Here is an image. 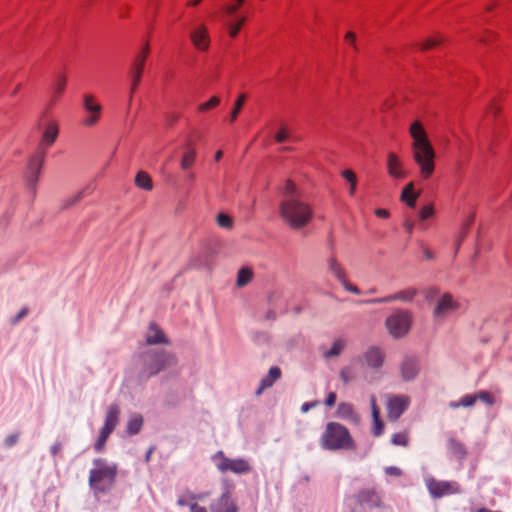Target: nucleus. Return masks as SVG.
<instances>
[{
	"mask_svg": "<svg viewBox=\"0 0 512 512\" xmlns=\"http://www.w3.org/2000/svg\"><path fill=\"white\" fill-rule=\"evenodd\" d=\"M444 41V38L442 36L432 37L427 39L422 45L421 50H428L432 47H435L439 44H441Z\"/></svg>",
	"mask_w": 512,
	"mask_h": 512,
	"instance_id": "a18cd8bd",
	"label": "nucleus"
},
{
	"mask_svg": "<svg viewBox=\"0 0 512 512\" xmlns=\"http://www.w3.org/2000/svg\"><path fill=\"white\" fill-rule=\"evenodd\" d=\"M385 472L386 474L388 475H391V476H401L402 475V471L400 468L396 467V466H389L385 469Z\"/></svg>",
	"mask_w": 512,
	"mask_h": 512,
	"instance_id": "052dcab7",
	"label": "nucleus"
},
{
	"mask_svg": "<svg viewBox=\"0 0 512 512\" xmlns=\"http://www.w3.org/2000/svg\"><path fill=\"white\" fill-rule=\"evenodd\" d=\"M110 436L109 433L103 431V430H100V433H99V437L94 445V449L96 452H102L104 447H105V443L108 439V437Z\"/></svg>",
	"mask_w": 512,
	"mask_h": 512,
	"instance_id": "c03bdc74",
	"label": "nucleus"
},
{
	"mask_svg": "<svg viewBox=\"0 0 512 512\" xmlns=\"http://www.w3.org/2000/svg\"><path fill=\"white\" fill-rule=\"evenodd\" d=\"M149 53H150L149 42L146 41L144 43L141 51L136 53L130 70L143 73L145 62H146V59H147Z\"/></svg>",
	"mask_w": 512,
	"mask_h": 512,
	"instance_id": "5701e85b",
	"label": "nucleus"
},
{
	"mask_svg": "<svg viewBox=\"0 0 512 512\" xmlns=\"http://www.w3.org/2000/svg\"><path fill=\"white\" fill-rule=\"evenodd\" d=\"M475 396L477 397V400L484 402L488 406H492L495 402L492 395L485 390H481V391L477 392L475 394Z\"/></svg>",
	"mask_w": 512,
	"mask_h": 512,
	"instance_id": "49530a36",
	"label": "nucleus"
},
{
	"mask_svg": "<svg viewBox=\"0 0 512 512\" xmlns=\"http://www.w3.org/2000/svg\"><path fill=\"white\" fill-rule=\"evenodd\" d=\"M28 314V308L23 307L18 314L12 319L11 323L16 324Z\"/></svg>",
	"mask_w": 512,
	"mask_h": 512,
	"instance_id": "4d7b16f0",
	"label": "nucleus"
},
{
	"mask_svg": "<svg viewBox=\"0 0 512 512\" xmlns=\"http://www.w3.org/2000/svg\"><path fill=\"white\" fill-rule=\"evenodd\" d=\"M387 173L389 174V176L396 179H401L406 176V172L403 169V164L401 160L393 152H390L387 155Z\"/></svg>",
	"mask_w": 512,
	"mask_h": 512,
	"instance_id": "6ab92c4d",
	"label": "nucleus"
},
{
	"mask_svg": "<svg viewBox=\"0 0 512 512\" xmlns=\"http://www.w3.org/2000/svg\"><path fill=\"white\" fill-rule=\"evenodd\" d=\"M253 277V271L248 267H243L238 271L236 285L238 287L246 286Z\"/></svg>",
	"mask_w": 512,
	"mask_h": 512,
	"instance_id": "473e14b6",
	"label": "nucleus"
},
{
	"mask_svg": "<svg viewBox=\"0 0 512 512\" xmlns=\"http://www.w3.org/2000/svg\"><path fill=\"white\" fill-rule=\"evenodd\" d=\"M220 104V98L218 96L211 97L207 102L201 103L198 106L200 112H206L210 109L217 107Z\"/></svg>",
	"mask_w": 512,
	"mask_h": 512,
	"instance_id": "a19ab883",
	"label": "nucleus"
},
{
	"mask_svg": "<svg viewBox=\"0 0 512 512\" xmlns=\"http://www.w3.org/2000/svg\"><path fill=\"white\" fill-rule=\"evenodd\" d=\"M58 135V123L55 120H49L44 126L39 149H41V151H45V148L52 146L57 140Z\"/></svg>",
	"mask_w": 512,
	"mask_h": 512,
	"instance_id": "dca6fc26",
	"label": "nucleus"
},
{
	"mask_svg": "<svg viewBox=\"0 0 512 512\" xmlns=\"http://www.w3.org/2000/svg\"><path fill=\"white\" fill-rule=\"evenodd\" d=\"M323 449L336 450H354L355 442L349 430L337 422H329L320 439Z\"/></svg>",
	"mask_w": 512,
	"mask_h": 512,
	"instance_id": "7ed1b4c3",
	"label": "nucleus"
},
{
	"mask_svg": "<svg viewBox=\"0 0 512 512\" xmlns=\"http://www.w3.org/2000/svg\"><path fill=\"white\" fill-rule=\"evenodd\" d=\"M474 221V215H471L470 216V219L467 220V222L463 225V228H462V234L457 242V248L460 246V244L462 243L463 239L465 238L466 234H467V230L469 229L470 225L472 224V222Z\"/></svg>",
	"mask_w": 512,
	"mask_h": 512,
	"instance_id": "603ef678",
	"label": "nucleus"
},
{
	"mask_svg": "<svg viewBox=\"0 0 512 512\" xmlns=\"http://www.w3.org/2000/svg\"><path fill=\"white\" fill-rule=\"evenodd\" d=\"M246 21L245 17H240L236 23H229L228 24V32L230 37L235 38L237 34L239 33L242 25Z\"/></svg>",
	"mask_w": 512,
	"mask_h": 512,
	"instance_id": "37998d69",
	"label": "nucleus"
},
{
	"mask_svg": "<svg viewBox=\"0 0 512 512\" xmlns=\"http://www.w3.org/2000/svg\"><path fill=\"white\" fill-rule=\"evenodd\" d=\"M329 271L341 283L346 279V272L342 265L334 258L330 257L327 261Z\"/></svg>",
	"mask_w": 512,
	"mask_h": 512,
	"instance_id": "cd10ccee",
	"label": "nucleus"
},
{
	"mask_svg": "<svg viewBox=\"0 0 512 512\" xmlns=\"http://www.w3.org/2000/svg\"><path fill=\"white\" fill-rule=\"evenodd\" d=\"M190 40L199 51H206L210 46L208 28L205 24H198L190 32Z\"/></svg>",
	"mask_w": 512,
	"mask_h": 512,
	"instance_id": "4468645a",
	"label": "nucleus"
},
{
	"mask_svg": "<svg viewBox=\"0 0 512 512\" xmlns=\"http://www.w3.org/2000/svg\"><path fill=\"white\" fill-rule=\"evenodd\" d=\"M234 486L225 483L222 494L210 504L211 512H238V507L233 499Z\"/></svg>",
	"mask_w": 512,
	"mask_h": 512,
	"instance_id": "1a4fd4ad",
	"label": "nucleus"
},
{
	"mask_svg": "<svg viewBox=\"0 0 512 512\" xmlns=\"http://www.w3.org/2000/svg\"><path fill=\"white\" fill-rule=\"evenodd\" d=\"M190 512H208V510L197 503H190Z\"/></svg>",
	"mask_w": 512,
	"mask_h": 512,
	"instance_id": "0e129e2a",
	"label": "nucleus"
},
{
	"mask_svg": "<svg viewBox=\"0 0 512 512\" xmlns=\"http://www.w3.org/2000/svg\"><path fill=\"white\" fill-rule=\"evenodd\" d=\"M312 206L300 197L285 198L279 204V215L291 230L304 229L313 219Z\"/></svg>",
	"mask_w": 512,
	"mask_h": 512,
	"instance_id": "f03ea898",
	"label": "nucleus"
},
{
	"mask_svg": "<svg viewBox=\"0 0 512 512\" xmlns=\"http://www.w3.org/2000/svg\"><path fill=\"white\" fill-rule=\"evenodd\" d=\"M67 84V78L64 74H58L54 78L51 89H52V97L51 101L56 102L63 94L65 87Z\"/></svg>",
	"mask_w": 512,
	"mask_h": 512,
	"instance_id": "393cba45",
	"label": "nucleus"
},
{
	"mask_svg": "<svg viewBox=\"0 0 512 512\" xmlns=\"http://www.w3.org/2000/svg\"><path fill=\"white\" fill-rule=\"evenodd\" d=\"M426 486L433 498H441L446 495L459 494L460 485L455 481H439L433 477L426 479Z\"/></svg>",
	"mask_w": 512,
	"mask_h": 512,
	"instance_id": "9d476101",
	"label": "nucleus"
},
{
	"mask_svg": "<svg viewBox=\"0 0 512 512\" xmlns=\"http://www.w3.org/2000/svg\"><path fill=\"white\" fill-rule=\"evenodd\" d=\"M337 413L344 419H354L356 417L353 405L347 402L339 403Z\"/></svg>",
	"mask_w": 512,
	"mask_h": 512,
	"instance_id": "72a5a7b5",
	"label": "nucleus"
},
{
	"mask_svg": "<svg viewBox=\"0 0 512 512\" xmlns=\"http://www.w3.org/2000/svg\"><path fill=\"white\" fill-rule=\"evenodd\" d=\"M412 315L408 310L397 309L385 321L389 334L394 338L404 337L410 330Z\"/></svg>",
	"mask_w": 512,
	"mask_h": 512,
	"instance_id": "423d86ee",
	"label": "nucleus"
},
{
	"mask_svg": "<svg viewBox=\"0 0 512 512\" xmlns=\"http://www.w3.org/2000/svg\"><path fill=\"white\" fill-rule=\"evenodd\" d=\"M345 347V341L342 339H337L333 342L330 350L324 353L325 358L337 357L341 354L342 350Z\"/></svg>",
	"mask_w": 512,
	"mask_h": 512,
	"instance_id": "f704fd0d",
	"label": "nucleus"
},
{
	"mask_svg": "<svg viewBox=\"0 0 512 512\" xmlns=\"http://www.w3.org/2000/svg\"><path fill=\"white\" fill-rule=\"evenodd\" d=\"M283 194H284L285 198L300 197V192H299L298 187L291 180L286 181L284 189H283Z\"/></svg>",
	"mask_w": 512,
	"mask_h": 512,
	"instance_id": "e433bc0d",
	"label": "nucleus"
},
{
	"mask_svg": "<svg viewBox=\"0 0 512 512\" xmlns=\"http://www.w3.org/2000/svg\"><path fill=\"white\" fill-rule=\"evenodd\" d=\"M18 437H19V435L17 433L7 436V438L5 439V445L7 447L14 446L18 441Z\"/></svg>",
	"mask_w": 512,
	"mask_h": 512,
	"instance_id": "13d9d810",
	"label": "nucleus"
},
{
	"mask_svg": "<svg viewBox=\"0 0 512 512\" xmlns=\"http://www.w3.org/2000/svg\"><path fill=\"white\" fill-rule=\"evenodd\" d=\"M345 40L352 45V47H353V49L355 51H357V46H356V43H355L356 35H355L354 32H351V31L347 32L346 35H345Z\"/></svg>",
	"mask_w": 512,
	"mask_h": 512,
	"instance_id": "bf43d9fd",
	"label": "nucleus"
},
{
	"mask_svg": "<svg viewBox=\"0 0 512 512\" xmlns=\"http://www.w3.org/2000/svg\"><path fill=\"white\" fill-rule=\"evenodd\" d=\"M409 133L413 139V159L420 169L421 176L424 179H428L435 169V151L428 139L426 131L419 121H414L411 124Z\"/></svg>",
	"mask_w": 512,
	"mask_h": 512,
	"instance_id": "f257e3e1",
	"label": "nucleus"
},
{
	"mask_svg": "<svg viewBox=\"0 0 512 512\" xmlns=\"http://www.w3.org/2000/svg\"><path fill=\"white\" fill-rule=\"evenodd\" d=\"M342 176L350 183L356 181V175L352 170H344Z\"/></svg>",
	"mask_w": 512,
	"mask_h": 512,
	"instance_id": "680f3d73",
	"label": "nucleus"
},
{
	"mask_svg": "<svg viewBox=\"0 0 512 512\" xmlns=\"http://www.w3.org/2000/svg\"><path fill=\"white\" fill-rule=\"evenodd\" d=\"M62 450V443L60 441H57L55 442L51 448H50V452L53 456H56L60 453V451Z\"/></svg>",
	"mask_w": 512,
	"mask_h": 512,
	"instance_id": "e2e57ef3",
	"label": "nucleus"
},
{
	"mask_svg": "<svg viewBox=\"0 0 512 512\" xmlns=\"http://www.w3.org/2000/svg\"><path fill=\"white\" fill-rule=\"evenodd\" d=\"M340 378L345 384H348L349 382L356 379L354 364L342 368L340 371Z\"/></svg>",
	"mask_w": 512,
	"mask_h": 512,
	"instance_id": "c9c22d12",
	"label": "nucleus"
},
{
	"mask_svg": "<svg viewBox=\"0 0 512 512\" xmlns=\"http://www.w3.org/2000/svg\"><path fill=\"white\" fill-rule=\"evenodd\" d=\"M95 468L90 470L89 485L94 494L107 493L114 485L117 475V466L109 465L105 459L97 458L93 461Z\"/></svg>",
	"mask_w": 512,
	"mask_h": 512,
	"instance_id": "20e7f679",
	"label": "nucleus"
},
{
	"mask_svg": "<svg viewBox=\"0 0 512 512\" xmlns=\"http://www.w3.org/2000/svg\"><path fill=\"white\" fill-rule=\"evenodd\" d=\"M341 284L346 291L356 295L360 294V290L355 285L350 284L347 278L344 281H342Z\"/></svg>",
	"mask_w": 512,
	"mask_h": 512,
	"instance_id": "5fc2aeb1",
	"label": "nucleus"
},
{
	"mask_svg": "<svg viewBox=\"0 0 512 512\" xmlns=\"http://www.w3.org/2000/svg\"><path fill=\"white\" fill-rule=\"evenodd\" d=\"M130 75H131V87H130L129 100L131 101L134 92L136 91V89L138 88V86L141 82L142 73L138 72V71L130 70Z\"/></svg>",
	"mask_w": 512,
	"mask_h": 512,
	"instance_id": "58836bf2",
	"label": "nucleus"
},
{
	"mask_svg": "<svg viewBox=\"0 0 512 512\" xmlns=\"http://www.w3.org/2000/svg\"><path fill=\"white\" fill-rule=\"evenodd\" d=\"M135 184L137 187L150 191L153 188L152 179L146 172H138L135 177Z\"/></svg>",
	"mask_w": 512,
	"mask_h": 512,
	"instance_id": "7c9ffc66",
	"label": "nucleus"
},
{
	"mask_svg": "<svg viewBox=\"0 0 512 512\" xmlns=\"http://www.w3.org/2000/svg\"><path fill=\"white\" fill-rule=\"evenodd\" d=\"M418 294V290L413 287L406 288L393 294L394 301L410 303Z\"/></svg>",
	"mask_w": 512,
	"mask_h": 512,
	"instance_id": "c85d7f7f",
	"label": "nucleus"
},
{
	"mask_svg": "<svg viewBox=\"0 0 512 512\" xmlns=\"http://www.w3.org/2000/svg\"><path fill=\"white\" fill-rule=\"evenodd\" d=\"M409 399L406 396H392L388 398L387 415L390 420L396 421L406 410Z\"/></svg>",
	"mask_w": 512,
	"mask_h": 512,
	"instance_id": "2eb2a0df",
	"label": "nucleus"
},
{
	"mask_svg": "<svg viewBox=\"0 0 512 512\" xmlns=\"http://www.w3.org/2000/svg\"><path fill=\"white\" fill-rule=\"evenodd\" d=\"M91 193H92L91 186L90 185L86 186L85 188H83L82 190L77 192L75 195L65 199L62 202V206H61L62 209H68V208L74 206L79 201H81L84 197L90 195Z\"/></svg>",
	"mask_w": 512,
	"mask_h": 512,
	"instance_id": "bb28decb",
	"label": "nucleus"
},
{
	"mask_svg": "<svg viewBox=\"0 0 512 512\" xmlns=\"http://www.w3.org/2000/svg\"><path fill=\"white\" fill-rule=\"evenodd\" d=\"M281 377V369L277 366H273L269 369L268 374L263 377L260 381V385L256 390V396H260L262 392L270 387Z\"/></svg>",
	"mask_w": 512,
	"mask_h": 512,
	"instance_id": "412c9836",
	"label": "nucleus"
},
{
	"mask_svg": "<svg viewBox=\"0 0 512 512\" xmlns=\"http://www.w3.org/2000/svg\"><path fill=\"white\" fill-rule=\"evenodd\" d=\"M336 393L335 392H330L325 400V404L329 407H332L335 402H336Z\"/></svg>",
	"mask_w": 512,
	"mask_h": 512,
	"instance_id": "69168bd1",
	"label": "nucleus"
},
{
	"mask_svg": "<svg viewBox=\"0 0 512 512\" xmlns=\"http://www.w3.org/2000/svg\"><path fill=\"white\" fill-rule=\"evenodd\" d=\"M434 214V209L432 206L428 205V206H424L421 210H420V219L421 220H426L428 219L429 217H431L432 215Z\"/></svg>",
	"mask_w": 512,
	"mask_h": 512,
	"instance_id": "864d4df0",
	"label": "nucleus"
},
{
	"mask_svg": "<svg viewBox=\"0 0 512 512\" xmlns=\"http://www.w3.org/2000/svg\"><path fill=\"white\" fill-rule=\"evenodd\" d=\"M419 193L414 192V183H408L402 190L401 201L405 202L409 207L414 208Z\"/></svg>",
	"mask_w": 512,
	"mask_h": 512,
	"instance_id": "a878e982",
	"label": "nucleus"
},
{
	"mask_svg": "<svg viewBox=\"0 0 512 512\" xmlns=\"http://www.w3.org/2000/svg\"><path fill=\"white\" fill-rule=\"evenodd\" d=\"M391 302H394L393 294L385 296V297L375 298V299H370V300L365 301V303H367V304H384V303H391Z\"/></svg>",
	"mask_w": 512,
	"mask_h": 512,
	"instance_id": "3c124183",
	"label": "nucleus"
},
{
	"mask_svg": "<svg viewBox=\"0 0 512 512\" xmlns=\"http://www.w3.org/2000/svg\"><path fill=\"white\" fill-rule=\"evenodd\" d=\"M216 220H217L218 226L221 227V228L231 229L232 226H233L232 218L229 215L225 214V213L218 214Z\"/></svg>",
	"mask_w": 512,
	"mask_h": 512,
	"instance_id": "79ce46f5",
	"label": "nucleus"
},
{
	"mask_svg": "<svg viewBox=\"0 0 512 512\" xmlns=\"http://www.w3.org/2000/svg\"><path fill=\"white\" fill-rule=\"evenodd\" d=\"M83 107L88 113V116L84 119L83 124L86 127H93L100 119L102 106L95 101L94 95L85 94L83 96Z\"/></svg>",
	"mask_w": 512,
	"mask_h": 512,
	"instance_id": "f8f14e48",
	"label": "nucleus"
},
{
	"mask_svg": "<svg viewBox=\"0 0 512 512\" xmlns=\"http://www.w3.org/2000/svg\"><path fill=\"white\" fill-rule=\"evenodd\" d=\"M195 157H196L195 149L190 144H188L187 151L183 154L182 159H181V168L183 170L189 169L194 164Z\"/></svg>",
	"mask_w": 512,
	"mask_h": 512,
	"instance_id": "2f4dec72",
	"label": "nucleus"
},
{
	"mask_svg": "<svg viewBox=\"0 0 512 512\" xmlns=\"http://www.w3.org/2000/svg\"><path fill=\"white\" fill-rule=\"evenodd\" d=\"M245 100H246V95L240 94L239 97L237 98V100L235 101L234 108L230 114L231 122H234L237 119V117L245 103Z\"/></svg>",
	"mask_w": 512,
	"mask_h": 512,
	"instance_id": "4c0bfd02",
	"label": "nucleus"
},
{
	"mask_svg": "<svg viewBox=\"0 0 512 512\" xmlns=\"http://www.w3.org/2000/svg\"><path fill=\"white\" fill-rule=\"evenodd\" d=\"M375 215L377 217H380V218H388L389 217V211L386 210V209L379 208V209L375 210Z\"/></svg>",
	"mask_w": 512,
	"mask_h": 512,
	"instance_id": "774afa93",
	"label": "nucleus"
},
{
	"mask_svg": "<svg viewBox=\"0 0 512 512\" xmlns=\"http://www.w3.org/2000/svg\"><path fill=\"white\" fill-rule=\"evenodd\" d=\"M419 373L418 359L413 356L406 357L401 364V375L405 381H411Z\"/></svg>",
	"mask_w": 512,
	"mask_h": 512,
	"instance_id": "a211bd4d",
	"label": "nucleus"
},
{
	"mask_svg": "<svg viewBox=\"0 0 512 512\" xmlns=\"http://www.w3.org/2000/svg\"><path fill=\"white\" fill-rule=\"evenodd\" d=\"M356 501L363 511H371L382 506V498L375 488H364L356 495Z\"/></svg>",
	"mask_w": 512,
	"mask_h": 512,
	"instance_id": "9b49d317",
	"label": "nucleus"
},
{
	"mask_svg": "<svg viewBox=\"0 0 512 512\" xmlns=\"http://www.w3.org/2000/svg\"><path fill=\"white\" fill-rule=\"evenodd\" d=\"M460 303L451 294H444L437 302L433 315L435 318L443 319L460 309Z\"/></svg>",
	"mask_w": 512,
	"mask_h": 512,
	"instance_id": "ddd939ff",
	"label": "nucleus"
},
{
	"mask_svg": "<svg viewBox=\"0 0 512 512\" xmlns=\"http://www.w3.org/2000/svg\"><path fill=\"white\" fill-rule=\"evenodd\" d=\"M370 368L378 369L383 365L384 354L379 348H369L358 361H362Z\"/></svg>",
	"mask_w": 512,
	"mask_h": 512,
	"instance_id": "f3484780",
	"label": "nucleus"
},
{
	"mask_svg": "<svg viewBox=\"0 0 512 512\" xmlns=\"http://www.w3.org/2000/svg\"><path fill=\"white\" fill-rule=\"evenodd\" d=\"M408 441H409V437H408L407 432L395 433L391 439V442L393 445L404 446V447L408 445Z\"/></svg>",
	"mask_w": 512,
	"mask_h": 512,
	"instance_id": "ea45409f",
	"label": "nucleus"
},
{
	"mask_svg": "<svg viewBox=\"0 0 512 512\" xmlns=\"http://www.w3.org/2000/svg\"><path fill=\"white\" fill-rule=\"evenodd\" d=\"M120 408L117 404H111L106 412L104 425L101 430L111 434L119 422Z\"/></svg>",
	"mask_w": 512,
	"mask_h": 512,
	"instance_id": "aec40b11",
	"label": "nucleus"
},
{
	"mask_svg": "<svg viewBox=\"0 0 512 512\" xmlns=\"http://www.w3.org/2000/svg\"><path fill=\"white\" fill-rule=\"evenodd\" d=\"M146 343L148 345L168 344V339L157 324L151 323L146 336Z\"/></svg>",
	"mask_w": 512,
	"mask_h": 512,
	"instance_id": "4be33fe9",
	"label": "nucleus"
},
{
	"mask_svg": "<svg viewBox=\"0 0 512 512\" xmlns=\"http://www.w3.org/2000/svg\"><path fill=\"white\" fill-rule=\"evenodd\" d=\"M290 133L288 128L283 125L275 135V141L277 143H283L289 139Z\"/></svg>",
	"mask_w": 512,
	"mask_h": 512,
	"instance_id": "09e8293b",
	"label": "nucleus"
},
{
	"mask_svg": "<svg viewBox=\"0 0 512 512\" xmlns=\"http://www.w3.org/2000/svg\"><path fill=\"white\" fill-rule=\"evenodd\" d=\"M317 405V402L314 401V402H305L302 404L301 406V412L303 413H306L308 412L311 408L315 407Z\"/></svg>",
	"mask_w": 512,
	"mask_h": 512,
	"instance_id": "338daca9",
	"label": "nucleus"
},
{
	"mask_svg": "<svg viewBox=\"0 0 512 512\" xmlns=\"http://www.w3.org/2000/svg\"><path fill=\"white\" fill-rule=\"evenodd\" d=\"M142 425L143 417L139 414H134L128 420L126 431L130 435H135L140 432Z\"/></svg>",
	"mask_w": 512,
	"mask_h": 512,
	"instance_id": "c756f323",
	"label": "nucleus"
},
{
	"mask_svg": "<svg viewBox=\"0 0 512 512\" xmlns=\"http://www.w3.org/2000/svg\"><path fill=\"white\" fill-rule=\"evenodd\" d=\"M236 2L237 4L227 5L224 7L226 14L233 15L237 11L238 7L243 4L244 0H236Z\"/></svg>",
	"mask_w": 512,
	"mask_h": 512,
	"instance_id": "6e6d98bb",
	"label": "nucleus"
},
{
	"mask_svg": "<svg viewBox=\"0 0 512 512\" xmlns=\"http://www.w3.org/2000/svg\"><path fill=\"white\" fill-rule=\"evenodd\" d=\"M45 151H39L30 157L24 174L25 182L33 194L36 192L39 176L44 164Z\"/></svg>",
	"mask_w": 512,
	"mask_h": 512,
	"instance_id": "6e6552de",
	"label": "nucleus"
},
{
	"mask_svg": "<svg viewBox=\"0 0 512 512\" xmlns=\"http://www.w3.org/2000/svg\"><path fill=\"white\" fill-rule=\"evenodd\" d=\"M141 359L143 361V367L139 372L141 380H147L176 364L175 356L166 351L149 350L141 355Z\"/></svg>",
	"mask_w": 512,
	"mask_h": 512,
	"instance_id": "39448f33",
	"label": "nucleus"
},
{
	"mask_svg": "<svg viewBox=\"0 0 512 512\" xmlns=\"http://www.w3.org/2000/svg\"><path fill=\"white\" fill-rule=\"evenodd\" d=\"M450 446H451L453 453L456 454L458 457L461 458L466 454V450L462 444H460L456 441H451Z\"/></svg>",
	"mask_w": 512,
	"mask_h": 512,
	"instance_id": "8fccbe9b",
	"label": "nucleus"
},
{
	"mask_svg": "<svg viewBox=\"0 0 512 512\" xmlns=\"http://www.w3.org/2000/svg\"><path fill=\"white\" fill-rule=\"evenodd\" d=\"M213 461L218 470L222 473L231 471L235 474H246L251 470L250 464L244 459H230L222 451H218L213 456Z\"/></svg>",
	"mask_w": 512,
	"mask_h": 512,
	"instance_id": "0eeeda50",
	"label": "nucleus"
},
{
	"mask_svg": "<svg viewBox=\"0 0 512 512\" xmlns=\"http://www.w3.org/2000/svg\"><path fill=\"white\" fill-rule=\"evenodd\" d=\"M370 404H371V413L373 418V435L378 437L383 433L384 430V424L380 419V410L378 409L376 405V399L375 396H371L370 398Z\"/></svg>",
	"mask_w": 512,
	"mask_h": 512,
	"instance_id": "b1692460",
	"label": "nucleus"
},
{
	"mask_svg": "<svg viewBox=\"0 0 512 512\" xmlns=\"http://www.w3.org/2000/svg\"><path fill=\"white\" fill-rule=\"evenodd\" d=\"M477 401V397L475 394H466L460 398V405L464 408H469L474 406Z\"/></svg>",
	"mask_w": 512,
	"mask_h": 512,
	"instance_id": "de8ad7c7",
	"label": "nucleus"
}]
</instances>
